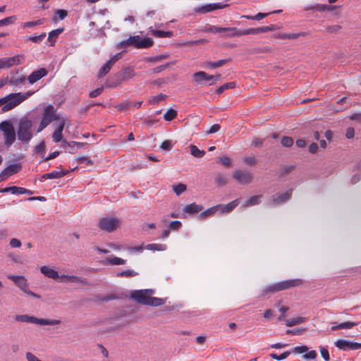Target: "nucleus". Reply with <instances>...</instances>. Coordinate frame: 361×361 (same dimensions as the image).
Returning a JSON list of instances; mask_svg holds the SVG:
<instances>
[{"label":"nucleus","mask_w":361,"mask_h":361,"mask_svg":"<svg viewBox=\"0 0 361 361\" xmlns=\"http://www.w3.org/2000/svg\"><path fill=\"white\" fill-rule=\"evenodd\" d=\"M153 289L135 290L130 292V298L136 302L145 305L158 307L166 302V299L152 297Z\"/></svg>","instance_id":"nucleus-1"},{"label":"nucleus","mask_w":361,"mask_h":361,"mask_svg":"<svg viewBox=\"0 0 361 361\" xmlns=\"http://www.w3.org/2000/svg\"><path fill=\"white\" fill-rule=\"evenodd\" d=\"M32 94L33 92L31 91L25 93L18 92L9 94L8 95L6 96V102L2 107V111L6 112L14 109Z\"/></svg>","instance_id":"nucleus-2"},{"label":"nucleus","mask_w":361,"mask_h":361,"mask_svg":"<svg viewBox=\"0 0 361 361\" xmlns=\"http://www.w3.org/2000/svg\"><path fill=\"white\" fill-rule=\"evenodd\" d=\"M153 44L152 39L149 37L142 38L139 35L130 37L128 39L122 41L119 43V48L126 47H134L137 49L148 48Z\"/></svg>","instance_id":"nucleus-3"},{"label":"nucleus","mask_w":361,"mask_h":361,"mask_svg":"<svg viewBox=\"0 0 361 361\" xmlns=\"http://www.w3.org/2000/svg\"><path fill=\"white\" fill-rule=\"evenodd\" d=\"M17 322L32 323L41 326H55L61 324L59 319H39L28 314H19L15 317Z\"/></svg>","instance_id":"nucleus-4"},{"label":"nucleus","mask_w":361,"mask_h":361,"mask_svg":"<svg viewBox=\"0 0 361 361\" xmlns=\"http://www.w3.org/2000/svg\"><path fill=\"white\" fill-rule=\"evenodd\" d=\"M32 127V121L27 118L20 119L17 131L18 140L22 142H28L33 136L31 132Z\"/></svg>","instance_id":"nucleus-5"},{"label":"nucleus","mask_w":361,"mask_h":361,"mask_svg":"<svg viewBox=\"0 0 361 361\" xmlns=\"http://www.w3.org/2000/svg\"><path fill=\"white\" fill-rule=\"evenodd\" d=\"M61 119V118L56 115V110L52 105L47 106L44 110L42 118L37 130V133L42 131L49 123H51V121H59V122Z\"/></svg>","instance_id":"nucleus-6"},{"label":"nucleus","mask_w":361,"mask_h":361,"mask_svg":"<svg viewBox=\"0 0 361 361\" xmlns=\"http://www.w3.org/2000/svg\"><path fill=\"white\" fill-rule=\"evenodd\" d=\"M301 283L302 281L300 279H290L281 281L265 288L263 290V295H267L269 293H274L292 287L298 286Z\"/></svg>","instance_id":"nucleus-7"},{"label":"nucleus","mask_w":361,"mask_h":361,"mask_svg":"<svg viewBox=\"0 0 361 361\" xmlns=\"http://www.w3.org/2000/svg\"><path fill=\"white\" fill-rule=\"evenodd\" d=\"M121 224V221L117 217L105 216L98 221V228L105 232L111 233L116 231Z\"/></svg>","instance_id":"nucleus-8"},{"label":"nucleus","mask_w":361,"mask_h":361,"mask_svg":"<svg viewBox=\"0 0 361 361\" xmlns=\"http://www.w3.org/2000/svg\"><path fill=\"white\" fill-rule=\"evenodd\" d=\"M0 131L4 137V144L11 146L16 140L15 129L10 121H4L0 123Z\"/></svg>","instance_id":"nucleus-9"},{"label":"nucleus","mask_w":361,"mask_h":361,"mask_svg":"<svg viewBox=\"0 0 361 361\" xmlns=\"http://www.w3.org/2000/svg\"><path fill=\"white\" fill-rule=\"evenodd\" d=\"M232 177L240 185L249 184L252 180V175L246 170H235L232 173Z\"/></svg>","instance_id":"nucleus-10"},{"label":"nucleus","mask_w":361,"mask_h":361,"mask_svg":"<svg viewBox=\"0 0 361 361\" xmlns=\"http://www.w3.org/2000/svg\"><path fill=\"white\" fill-rule=\"evenodd\" d=\"M23 55H16L12 57H6L0 59V69L9 68L14 66L21 63Z\"/></svg>","instance_id":"nucleus-11"},{"label":"nucleus","mask_w":361,"mask_h":361,"mask_svg":"<svg viewBox=\"0 0 361 361\" xmlns=\"http://www.w3.org/2000/svg\"><path fill=\"white\" fill-rule=\"evenodd\" d=\"M61 283H72L75 284L88 285L87 280L85 278L75 275L60 274L58 279Z\"/></svg>","instance_id":"nucleus-12"},{"label":"nucleus","mask_w":361,"mask_h":361,"mask_svg":"<svg viewBox=\"0 0 361 361\" xmlns=\"http://www.w3.org/2000/svg\"><path fill=\"white\" fill-rule=\"evenodd\" d=\"M335 345L342 350H357L361 348V343L351 342L344 339H338L335 342Z\"/></svg>","instance_id":"nucleus-13"},{"label":"nucleus","mask_w":361,"mask_h":361,"mask_svg":"<svg viewBox=\"0 0 361 361\" xmlns=\"http://www.w3.org/2000/svg\"><path fill=\"white\" fill-rule=\"evenodd\" d=\"M21 169L20 164H13L8 166L0 173V183L6 180L11 176L17 173Z\"/></svg>","instance_id":"nucleus-14"},{"label":"nucleus","mask_w":361,"mask_h":361,"mask_svg":"<svg viewBox=\"0 0 361 361\" xmlns=\"http://www.w3.org/2000/svg\"><path fill=\"white\" fill-rule=\"evenodd\" d=\"M226 6V5L221 3L209 4L204 6H197L194 8V11L200 13H206L214 10L221 9Z\"/></svg>","instance_id":"nucleus-15"},{"label":"nucleus","mask_w":361,"mask_h":361,"mask_svg":"<svg viewBox=\"0 0 361 361\" xmlns=\"http://www.w3.org/2000/svg\"><path fill=\"white\" fill-rule=\"evenodd\" d=\"M8 279L11 280L23 292L28 288L27 279L23 276L8 275Z\"/></svg>","instance_id":"nucleus-16"},{"label":"nucleus","mask_w":361,"mask_h":361,"mask_svg":"<svg viewBox=\"0 0 361 361\" xmlns=\"http://www.w3.org/2000/svg\"><path fill=\"white\" fill-rule=\"evenodd\" d=\"M66 123V120L64 118H61L60 121L59 122L57 127L56 128L54 132L52 134V139L54 142H59L62 141L63 135L62 132L63 130L64 126Z\"/></svg>","instance_id":"nucleus-17"},{"label":"nucleus","mask_w":361,"mask_h":361,"mask_svg":"<svg viewBox=\"0 0 361 361\" xmlns=\"http://www.w3.org/2000/svg\"><path fill=\"white\" fill-rule=\"evenodd\" d=\"M291 196V190L286 191L283 193H278L272 197L271 200L269 202L270 205L279 204L285 202L290 199Z\"/></svg>","instance_id":"nucleus-18"},{"label":"nucleus","mask_w":361,"mask_h":361,"mask_svg":"<svg viewBox=\"0 0 361 361\" xmlns=\"http://www.w3.org/2000/svg\"><path fill=\"white\" fill-rule=\"evenodd\" d=\"M47 75V71L44 68H39L37 71H33L28 77L27 80L30 84H34L35 82L39 80L43 77Z\"/></svg>","instance_id":"nucleus-19"},{"label":"nucleus","mask_w":361,"mask_h":361,"mask_svg":"<svg viewBox=\"0 0 361 361\" xmlns=\"http://www.w3.org/2000/svg\"><path fill=\"white\" fill-rule=\"evenodd\" d=\"M40 272L46 277L58 280L59 279V273L54 269L49 267V266H42L40 267Z\"/></svg>","instance_id":"nucleus-20"},{"label":"nucleus","mask_w":361,"mask_h":361,"mask_svg":"<svg viewBox=\"0 0 361 361\" xmlns=\"http://www.w3.org/2000/svg\"><path fill=\"white\" fill-rule=\"evenodd\" d=\"M224 32H226V37H235L248 35L247 29L238 30L236 27H224Z\"/></svg>","instance_id":"nucleus-21"},{"label":"nucleus","mask_w":361,"mask_h":361,"mask_svg":"<svg viewBox=\"0 0 361 361\" xmlns=\"http://www.w3.org/2000/svg\"><path fill=\"white\" fill-rule=\"evenodd\" d=\"M195 82L197 84H202L204 81L210 82L213 80L212 75H208L204 71H199L193 74Z\"/></svg>","instance_id":"nucleus-22"},{"label":"nucleus","mask_w":361,"mask_h":361,"mask_svg":"<svg viewBox=\"0 0 361 361\" xmlns=\"http://www.w3.org/2000/svg\"><path fill=\"white\" fill-rule=\"evenodd\" d=\"M0 192H11L12 194H32V192L30 190H27L24 188L12 186L8 188H5L2 189Z\"/></svg>","instance_id":"nucleus-23"},{"label":"nucleus","mask_w":361,"mask_h":361,"mask_svg":"<svg viewBox=\"0 0 361 361\" xmlns=\"http://www.w3.org/2000/svg\"><path fill=\"white\" fill-rule=\"evenodd\" d=\"M238 204L239 200L237 199L226 204H218L216 207H218V210L219 209L221 213H229L235 208Z\"/></svg>","instance_id":"nucleus-24"},{"label":"nucleus","mask_w":361,"mask_h":361,"mask_svg":"<svg viewBox=\"0 0 361 361\" xmlns=\"http://www.w3.org/2000/svg\"><path fill=\"white\" fill-rule=\"evenodd\" d=\"M68 173V171L60 170L53 171L50 173H44L42 175V178L43 179H56L60 178Z\"/></svg>","instance_id":"nucleus-25"},{"label":"nucleus","mask_w":361,"mask_h":361,"mask_svg":"<svg viewBox=\"0 0 361 361\" xmlns=\"http://www.w3.org/2000/svg\"><path fill=\"white\" fill-rule=\"evenodd\" d=\"M202 209H203V207L202 205L197 204L194 202V203H192L190 204H187L183 208V212L187 214H192L198 213V212H201Z\"/></svg>","instance_id":"nucleus-26"},{"label":"nucleus","mask_w":361,"mask_h":361,"mask_svg":"<svg viewBox=\"0 0 361 361\" xmlns=\"http://www.w3.org/2000/svg\"><path fill=\"white\" fill-rule=\"evenodd\" d=\"M274 27L273 25L271 26H263L257 28H247L248 35H258L260 33H264L269 31H273Z\"/></svg>","instance_id":"nucleus-27"},{"label":"nucleus","mask_w":361,"mask_h":361,"mask_svg":"<svg viewBox=\"0 0 361 361\" xmlns=\"http://www.w3.org/2000/svg\"><path fill=\"white\" fill-rule=\"evenodd\" d=\"M26 78L23 75H19L18 77H8V84L12 86H21L25 82Z\"/></svg>","instance_id":"nucleus-28"},{"label":"nucleus","mask_w":361,"mask_h":361,"mask_svg":"<svg viewBox=\"0 0 361 361\" xmlns=\"http://www.w3.org/2000/svg\"><path fill=\"white\" fill-rule=\"evenodd\" d=\"M307 321V318L304 317H297L286 320V325L287 326H293L304 323Z\"/></svg>","instance_id":"nucleus-29"},{"label":"nucleus","mask_w":361,"mask_h":361,"mask_svg":"<svg viewBox=\"0 0 361 361\" xmlns=\"http://www.w3.org/2000/svg\"><path fill=\"white\" fill-rule=\"evenodd\" d=\"M262 195H254L250 197L247 200H246L243 204V207H248L254 205L259 204L261 202Z\"/></svg>","instance_id":"nucleus-30"},{"label":"nucleus","mask_w":361,"mask_h":361,"mask_svg":"<svg viewBox=\"0 0 361 361\" xmlns=\"http://www.w3.org/2000/svg\"><path fill=\"white\" fill-rule=\"evenodd\" d=\"M145 248L152 251H165L167 249V245L161 243H152L147 245Z\"/></svg>","instance_id":"nucleus-31"},{"label":"nucleus","mask_w":361,"mask_h":361,"mask_svg":"<svg viewBox=\"0 0 361 361\" xmlns=\"http://www.w3.org/2000/svg\"><path fill=\"white\" fill-rule=\"evenodd\" d=\"M63 31V28H58L56 30H52L49 33L48 40L51 42V45H53L56 42L58 36L62 33Z\"/></svg>","instance_id":"nucleus-32"},{"label":"nucleus","mask_w":361,"mask_h":361,"mask_svg":"<svg viewBox=\"0 0 361 361\" xmlns=\"http://www.w3.org/2000/svg\"><path fill=\"white\" fill-rule=\"evenodd\" d=\"M228 60L221 59L216 62L208 61L204 63V66L211 69H214L223 66Z\"/></svg>","instance_id":"nucleus-33"},{"label":"nucleus","mask_w":361,"mask_h":361,"mask_svg":"<svg viewBox=\"0 0 361 361\" xmlns=\"http://www.w3.org/2000/svg\"><path fill=\"white\" fill-rule=\"evenodd\" d=\"M106 262L112 265H122L125 264L126 261L122 258L114 257L106 258Z\"/></svg>","instance_id":"nucleus-34"},{"label":"nucleus","mask_w":361,"mask_h":361,"mask_svg":"<svg viewBox=\"0 0 361 361\" xmlns=\"http://www.w3.org/2000/svg\"><path fill=\"white\" fill-rule=\"evenodd\" d=\"M203 31L205 32H211V33H219L225 31L224 27H217L214 25H209L203 29Z\"/></svg>","instance_id":"nucleus-35"},{"label":"nucleus","mask_w":361,"mask_h":361,"mask_svg":"<svg viewBox=\"0 0 361 361\" xmlns=\"http://www.w3.org/2000/svg\"><path fill=\"white\" fill-rule=\"evenodd\" d=\"M190 149L191 154L195 157H202L205 154L204 151L200 150L195 145H190Z\"/></svg>","instance_id":"nucleus-36"},{"label":"nucleus","mask_w":361,"mask_h":361,"mask_svg":"<svg viewBox=\"0 0 361 361\" xmlns=\"http://www.w3.org/2000/svg\"><path fill=\"white\" fill-rule=\"evenodd\" d=\"M271 13H258L255 16H248L245 15L243 16L242 18H246L247 20H260L263 19L264 18L267 17L268 15H269Z\"/></svg>","instance_id":"nucleus-37"},{"label":"nucleus","mask_w":361,"mask_h":361,"mask_svg":"<svg viewBox=\"0 0 361 361\" xmlns=\"http://www.w3.org/2000/svg\"><path fill=\"white\" fill-rule=\"evenodd\" d=\"M111 67H112V65L110 64V63L109 61H107L100 69V71L98 73V77L102 78V77H104V75H106L109 72Z\"/></svg>","instance_id":"nucleus-38"},{"label":"nucleus","mask_w":361,"mask_h":361,"mask_svg":"<svg viewBox=\"0 0 361 361\" xmlns=\"http://www.w3.org/2000/svg\"><path fill=\"white\" fill-rule=\"evenodd\" d=\"M177 116V111L173 109H169L167 110V111L164 115V118L167 121H170L174 119Z\"/></svg>","instance_id":"nucleus-39"},{"label":"nucleus","mask_w":361,"mask_h":361,"mask_svg":"<svg viewBox=\"0 0 361 361\" xmlns=\"http://www.w3.org/2000/svg\"><path fill=\"white\" fill-rule=\"evenodd\" d=\"M16 21V16H12L0 20V27L7 26L13 24Z\"/></svg>","instance_id":"nucleus-40"},{"label":"nucleus","mask_w":361,"mask_h":361,"mask_svg":"<svg viewBox=\"0 0 361 361\" xmlns=\"http://www.w3.org/2000/svg\"><path fill=\"white\" fill-rule=\"evenodd\" d=\"M152 34L157 37H171L173 35V32L171 31H163V30H154Z\"/></svg>","instance_id":"nucleus-41"},{"label":"nucleus","mask_w":361,"mask_h":361,"mask_svg":"<svg viewBox=\"0 0 361 361\" xmlns=\"http://www.w3.org/2000/svg\"><path fill=\"white\" fill-rule=\"evenodd\" d=\"M137 275V273L134 270H126L121 272H118L116 276L118 277H133Z\"/></svg>","instance_id":"nucleus-42"},{"label":"nucleus","mask_w":361,"mask_h":361,"mask_svg":"<svg viewBox=\"0 0 361 361\" xmlns=\"http://www.w3.org/2000/svg\"><path fill=\"white\" fill-rule=\"evenodd\" d=\"M217 211H218V207L214 206V207H210V208L207 209V210H205L204 212H202L200 215V217L204 218L206 216H212Z\"/></svg>","instance_id":"nucleus-43"},{"label":"nucleus","mask_w":361,"mask_h":361,"mask_svg":"<svg viewBox=\"0 0 361 361\" xmlns=\"http://www.w3.org/2000/svg\"><path fill=\"white\" fill-rule=\"evenodd\" d=\"M235 87V82H228V83L224 84L223 85L220 86L217 89L216 92L218 94H221L226 90L232 89V88H234Z\"/></svg>","instance_id":"nucleus-44"},{"label":"nucleus","mask_w":361,"mask_h":361,"mask_svg":"<svg viewBox=\"0 0 361 361\" xmlns=\"http://www.w3.org/2000/svg\"><path fill=\"white\" fill-rule=\"evenodd\" d=\"M166 98V95L163 94H159L157 96L151 97L149 99V102L152 104H157L161 101L164 100Z\"/></svg>","instance_id":"nucleus-45"},{"label":"nucleus","mask_w":361,"mask_h":361,"mask_svg":"<svg viewBox=\"0 0 361 361\" xmlns=\"http://www.w3.org/2000/svg\"><path fill=\"white\" fill-rule=\"evenodd\" d=\"M290 354V352L286 351V352H283L280 355H278L276 353H271L270 355V357L276 360H282L286 359L289 356Z\"/></svg>","instance_id":"nucleus-46"},{"label":"nucleus","mask_w":361,"mask_h":361,"mask_svg":"<svg viewBox=\"0 0 361 361\" xmlns=\"http://www.w3.org/2000/svg\"><path fill=\"white\" fill-rule=\"evenodd\" d=\"M281 143L283 147H289L293 144V139L290 137L284 136L281 138Z\"/></svg>","instance_id":"nucleus-47"},{"label":"nucleus","mask_w":361,"mask_h":361,"mask_svg":"<svg viewBox=\"0 0 361 361\" xmlns=\"http://www.w3.org/2000/svg\"><path fill=\"white\" fill-rule=\"evenodd\" d=\"M185 190H186V185L183 183H179V184L173 186V191L177 195H180Z\"/></svg>","instance_id":"nucleus-48"},{"label":"nucleus","mask_w":361,"mask_h":361,"mask_svg":"<svg viewBox=\"0 0 361 361\" xmlns=\"http://www.w3.org/2000/svg\"><path fill=\"white\" fill-rule=\"evenodd\" d=\"M45 37H46V33L43 32L38 36L28 37L27 39L30 41H32V42H35V43H39L44 39Z\"/></svg>","instance_id":"nucleus-49"},{"label":"nucleus","mask_w":361,"mask_h":361,"mask_svg":"<svg viewBox=\"0 0 361 361\" xmlns=\"http://www.w3.org/2000/svg\"><path fill=\"white\" fill-rule=\"evenodd\" d=\"M357 325V323L353 322H345L339 324V327L341 329H350Z\"/></svg>","instance_id":"nucleus-50"},{"label":"nucleus","mask_w":361,"mask_h":361,"mask_svg":"<svg viewBox=\"0 0 361 361\" xmlns=\"http://www.w3.org/2000/svg\"><path fill=\"white\" fill-rule=\"evenodd\" d=\"M215 182L218 185H224L227 183V178L222 174L219 173L215 178Z\"/></svg>","instance_id":"nucleus-51"},{"label":"nucleus","mask_w":361,"mask_h":361,"mask_svg":"<svg viewBox=\"0 0 361 361\" xmlns=\"http://www.w3.org/2000/svg\"><path fill=\"white\" fill-rule=\"evenodd\" d=\"M308 351V348L306 345H300L295 347L292 352L295 354H302L307 353Z\"/></svg>","instance_id":"nucleus-52"},{"label":"nucleus","mask_w":361,"mask_h":361,"mask_svg":"<svg viewBox=\"0 0 361 361\" xmlns=\"http://www.w3.org/2000/svg\"><path fill=\"white\" fill-rule=\"evenodd\" d=\"M319 350H320V353H321V355L322 356V357L325 360L329 361L330 359V356H329V350H327V348H326L324 346H320Z\"/></svg>","instance_id":"nucleus-53"},{"label":"nucleus","mask_w":361,"mask_h":361,"mask_svg":"<svg viewBox=\"0 0 361 361\" xmlns=\"http://www.w3.org/2000/svg\"><path fill=\"white\" fill-rule=\"evenodd\" d=\"M219 161L225 166L230 167L231 166V159L228 157H222L219 159Z\"/></svg>","instance_id":"nucleus-54"},{"label":"nucleus","mask_w":361,"mask_h":361,"mask_svg":"<svg viewBox=\"0 0 361 361\" xmlns=\"http://www.w3.org/2000/svg\"><path fill=\"white\" fill-rule=\"evenodd\" d=\"M46 145L44 141H42L38 145H37L35 148V154H38L43 152L45 150Z\"/></svg>","instance_id":"nucleus-55"},{"label":"nucleus","mask_w":361,"mask_h":361,"mask_svg":"<svg viewBox=\"0 0 361 361\" xmlns=\"http://www.w3.org/2000/svg\"><path fill=\"white\" fill-rule=\"evenodd\" d=\"M43 20H38L35 21L26 22L23 24V27H31L33 26L39 25L42 24Z\"/></svg>","instance_id":"nucleus-56"},{"label":"nucleus","mask_w":361,"mask_h":361,"mask_svg":"<svg viewBox=\"0 0 361 361\" xmlns=\"http://www.w3.org/2000/svg\"><path fill=\"white\" fill-rule=\"evenodd\" d=\"M182 223L179 221H173L169 224V228L173 231H177L180 228Z\"/></svg>","instance_id":"nucleus-57"},{"label":"nucleus","mask_w":361,"mask_h":361,"mask_svg":"<svg viewBox=\"0 0 361 361\" xmlns=\"http://www.w3.org/2000/svg\"><path fill=\"white\" fill-rule=\"evenodd\" d=\"M243 162L247 165H254L256 163V158L255 157H245L243 158Z\"/></svg>","instance_id":"nucleus-58"},{"label":"nucleus","mask_w":361,"mask_h":361,"mask_svg":"<svg viewBox=\"0 0 361 361\" xmlns=\"http://www.w3.org/2000/svg\"><path fill=\"white\" fill-rule=\"evenodd\" d=\"M9 245L13 248H18L21 246V242L20 240L13 238L11 239Z\"/></svg>","instance_id":"nucleus-59"},{"label":"nucleus","mask_w":361,"mask_h":361,"mask_svg":"<svg viewBox=\"0 0 361 361\" xmlns=\"http://www.w3.org/2000/svg\"><path fill=\"white\" fill-rule=\"evenodd\" d=\"M56 15L60 20H63L68 16V13L66 10L59 9L56 11Z\"/></svg>","instance_id":"nucleus-60"},{"label":"nucleus","mask_w":361,"mask_h":361,"mask_svg":"<svg viewBox=\"0 0 361 361\" xmlns=\"http://www.w3.org/2000/svg\"><path fill=\"white\" fill-rule=\"evenodd\" d=\"M78 161L86 163L87 165L91 166L93 164V161L87 157H78L77 158Z\"/></svg>","instance_id":"nucleus-61"},{"label":"nucleus","mask_w":361,"mask_h":361,"mask_svg":"<svg viewBox=\"0 0 361 361\" xmlns=\"http://www.w3.org/2000/svg\"><path fill=\"white\" fill-rule=\"evenodd\" d=\"M303 357L306 360H314L317 357V353L315 350H311L305 354Z\"/></svg>","instance_id":"nucleus-62"},{"label":"nucleus","mask_w":361,"mask_h":361,"mask_svg":"<svg viewBox=\"0 0 361 361\" xmlns=\"http://www.w3.org/2000/svg\"><path fill=\"white\" fill-rule=\"evenodd\" d=\"M160 147L164 150H169L172 147V143L170 140H165L161 143Z\"/></svg>","instance_id":"nucleus-63"},{"label":"nucleus","mask_w":361,"mask_h":361,"mask_svg":"<svg viewBox=\"0 0 361 361\" xmlns=\"http://www.w3.org/2000/svg\"><path fill=\"white\" fill-rule=\"evenodd\" d=\"M102 91H103V88L99 87V88H97L93 91L90 92L89 95L90 97L94 98V97H97V96H99L102 93Z\"/></svg>","instance_id":"nucleus-64"}]
</instances>
